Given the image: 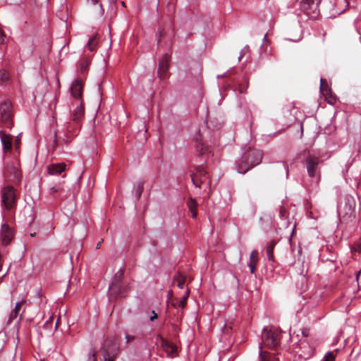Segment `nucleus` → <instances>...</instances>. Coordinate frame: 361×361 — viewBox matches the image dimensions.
I'll return each mask as SVG.
<instances>
[{"instance_id": "20e7f679", "label": "nucleus", "mask_w": 361, "mask_h": 361, "mask_svg": "<svg viewBox=\"0 0 361 361\" xmlns=\"http://www.w3.org/2000/svg\"><path fill=\"white\" fill-rule=\"evenodd\" d=\"M0 122L1 125L7 128H11L13 126V105L6 99L0 104Z\"/></svg>"}, {"instance_id": "c756f323", "label": "nucleus", "mask_w": 361, "mask_h": 361, "mask_svg": "<svg viewBox=\"0 0 361 361\" xmlns=\"http://www.w3.org/2000/svg\"><path fill=\"white\" fill-rule=\"evenodd\" d=\"M9 81V74L4 70L0 71V85H6Z\"/></svg>"}, {"instance_id": "a18cd8bd", "label": "nucleus", "mask_w": 361, "mask_h": 361, "mask_svg": "<svg viewBox=\"0 0 361 361\" xmlns=\"http://www.w3.org/2000/svg\"><path fill=\"white\" fill-rule=\"evenodd\" d=\"M172 295H173L172 290H170L168 292L169 299H171V297H172Z\"/></svg>"}, {"instance_id": "7c9ffc66", "label": "nucleus", "mask_w": 361, "mask_h": 361, "mask_svg": "<svg viewBox=\"0 0 361 361\" xmlns=\"http://www.w3.org/2000/svg\"><path fill=\"white\" fill-rule=\"evenodd\" d=\"M247 87H248V80L247 78H244V83L238 84V90L241 94L245 93L247 89Z\"/></svg>"}, {"instance_id": "2eb2a0df", "label": "nucleus", "mask_w": 361, "mask_h": 361, "mask_svg": "<svg viewBox=\"0 0 361 361\" xmlns=\"http://www.w3.org/2000/svg\"><path fill=\"white\" fill-rule=\"evenodd\" d=\"M0 137L3 145L4 153L11 152L12 147V137L6 134L3 130H0Z\"/></svg>"}, {"instance_id": "8fccbe9b", "label": "nucleus", "mask_w": 361, "mask_h": 361, "mask_svg": "<svg viewBox=\"0 0 361 361\" xmlns=\"http://www.w3.org/2000/svg\"><path fill=\"white\" fill-rule=\"evenodd\" d=\"M253 158H254V157H253V156L250 157V161L251 159H253Z\"/></svg>"}, {"instance_id": "2f4dec72", "label": "nucleus", "mask_w": 361, "mask_h": 361, "mask_svg": "<svg viewBox=\"0 0 361 361\" xmlns=\"http://www.w3.org/2000/svg\"><path fill=\"white\" fill-rule=\"evenodd\" d=\"M302 4L303 9L307 10L314 4V0H302Z\"/></svg>"}, {"instance_id": "f8f14e48", "label": "nucleus", "mask_w": 361, "mask_h": 361, "mask_svg": "<svg viewBox=\"0 0 361 361\" xmlns=\"http://www.w3.org/2000/svg\"><path fill=\"white\" fill-rule=\"evenodd\" d=\"M161 346L167 355L171 357H175L177 352V347L164 338H161Z\"/></svg>"}, {"instance_id": "473e14b6", "label": "nucleus", "mask_w": 361, "mask_h": 361, "mask_svg": "<svg viewBox=\"0 0 361 361\" xmlns=\"http://www.w3.org/2000/svg\"><path fill=\"white\" fill-rule=\"evenodd\" d=\"M144 189V183L142 182H139L137 185L136 188V197L137 199H140Z\"/></svg>"}, {"instance_id": "3c124183", "label": "nucleus", "mask_w": 361, "mask_h": 361, "mask_svg": "<svg viewBox=\"0 0 361 361\" xmlns=\"http://www.w3.org/2000/svg\"><path fill=\"white\" fill-rule=\"evenodd\" d=\"M58 324H59V322L57 321L56 323V326H58Z\"/></svg>"}, {"instance_id": "4468645a", "label": "nucleus", "mask_w": 361, "mask_h": 361, "mask_svg": "<svg viewBox=\"0 0 361 361\" xmlns=\"http://www.w3.org/2000/svg\"><path fill=\"white\" fill-rule=\"evenodd\" d=\"M13 233L11 228L7 224H3L1 231V237L2 243L8 245L12 240Z\"/></svg>"}, {"instance_id": "ea45409f", "label": "nucleus", "mask_w": 361, "mask_h": 361, "mask_svg": "<svg viewBox=\"0 0 361 361\" xmlns=\"http://www.w3.org/2000/svg\"><path fill=\"white\" fill-rule=\"evenodd\" d=\"M20 145V140L18 137H17L15 140V147L16 149L18 150Z\"/></svg>"}, {"instance_id": "393cba45", "label": "nucleus", "mask_w": 361, "mask_h": 361, "mask_svg": "<svg viewBox=\"0 0 361 361\" xmlns=\"http://www.w3.org/2000/svg\"><path fill=\"white\" fill-rule=\"evenodd\" d=\"M98 42H99V39H98L97 35H95L92 36V37H90V39L88 40V42L87 44L88 49L90 51H95L97 46L98 44Z\"/></svg>"}, {"instance_id": "de8ad7c7", "label": "nucleus", "mask_w": 361, "mask_h": 361, "mask_svg": "<svg viewBox=\"0 0 361 361\" xmlns=\"http://www.w3.org/2000/svg\"><path fill=\"white\" fill-rule=\"evenodd\" d=\"M164 35L163 31L159 32V37H162Z\"/></svg>"}, {"instance_id": "a19ab883", "label": "nucleus", "mask_w": 361, "mask_h": 361, "mask_svg": "<svg viewBox=\"0 0 361 361\" xmlns=\"http://www.w3.org/2000/svg\"><path fill=\"white\" fill-rule=\"evenodd\" d=\"M61 190L60 187L59 186H54V187H52L51 188V191L54 193V192H59Z\"/></svg>"}, {"instance_id": "7ed1b4c3", "label": "nucleus", "mask_w": 361, "mask_h": 361, "mask_svg": "<svg viewBox=\"0 0 361 361\" xmlns=\"http://www.w3.org/2000/svg\"><path fill=\"white\" fill-rule=\"evenodd\" d=\"M262 340L264 345L269 348H275L281 340V331L272 327H266L264 329Z\"/></svg>"}, {"instance_id": "b1692460", "label": "nucleus", "mask_w": 361, "mask_h": 361, "mask_svg": "<svg viewBox=\"0 0 361 361\" xmlns=\"http://www.w3.org/2000/svg\"><path fill=\"white\" fill-rule=\"evenodd\" d=\"M23 302H24V301H21V302L16 303L14 310L12 311V312L11 313V314L9 316L8 323L11 324L15 319L17 318L18 313L21 309V306Z\"/></svg>"}, {"instance_id": "4c0bfd02", "label": "nucleus", "mask_w": 361, "mask_h": 361, "mask_svg": "<svg viewBox=\"0 0 361 361\" xmlns=\"http://www.w3.org/2000/svg\"><path fill=\"white\" fill-rule=\"evenodd\" d=\"M157 317H158L157 314L153 310L152 312V316L150 317L149 319H150L151 322H153V321H154L155 319H157Z\"/></svg>"}, {"instance_id": "ddd939ff", "label": "nucleus", "mask_w": 361, "mask_h": 361, "mask_svg": "<svg viewBox=\"0 0 361 361\" xmlns=\"http://www.w3.org/2000/svg\"><path fill=\"white\" fill-rule=\"evenodd\" d=\"M299 352H300V356L305 360L314 354V349L306 341H301L299 344Z\"/></svg>"}, {"instance_id": "cd10ccee", "label": "nucleus", "mask_w": 361, "mask_h": 361, "mask_svg": "<svg viewBox=\"0 0 361 361\" xmlns=\"http://www.w3.org/2000/svg\"><path fill=\"white\" fill-rule=\"evenodd\" d=\"M196 149L201 154H204L209 152V147L201 141H197Z\"/></svg>"}, {"instance_id": "f03ea898", "label": "nucleus", "mask_w": 361, "mask_h": 361, "mask_svg": "<svg viewBox=\"0 0 361 361\" xmlns=\"http://www.w3.org/2000/svg\"><path fill=\"white\" fill-rule=\"evenodd\" d=\"M123 274L124 271L122 269H120L116 273L109 290V298L111 300H115L118 298H123L126 296V286L123 281Z\"/></svg>"}, {"instance_id": "0eeeda50", "label": "nucleus", "mask_w": 361, "mask_h": 361, "mask_svg": "<svg viewBox=\"0 0 361 361\" xmlns=\"http://www.w3.org/2000/svg\"><path fill=\"white\" fill-rule=\"evenodd\" d=\"M355 201L352 196H347L344 202H341L339 207V216L344 221H351L355 218Z\"/></svg>"}, {"instance_id": "49530a36", "label": "nucleus", "mask_w": 361, "mask_h": 361, "mask_svg": "<svg viewBox=\"0 0 361 361\" xmlns=\"http://www.w3.org/2000/svg\"><path fill=\"white\" fill-rule=\"evenodd\" d=\"M102 242H103V239L97 244V247H96L97 249L99 248Z\"/></svg>"}, {"instance_id": "4be33fe9", "label": "nucleus", "mask_w": 361, "mask_h": 361, "mask_svg": "<svg viewBox=\"0 0 361 361\" xmlns=\"http://www.w3.org/2000/svg\"><path fill=\"white\" fill-rule=\"evenodd\" d=\"M259 361H279V358L275 355L267 353L266 351H260Z\"/></svg>"}, {"instance_id": "9b49d317", "label": "nucleus", "mask_w": 361, "mask_h": 361, "mask_svg": "<svg viewBox=\"0 0 361 361\" xmlns=\"http://www.w3.org/2000/svg\"><path fill=\"white\" fill-rule=\"evenodd\" d=\"M169 58L168 54H164L159 63L157 75L161 80L166 78L168 75Z\"/></svg>"}, {"instance_id": "412c9836", "label": "nucleus", "mask_w": 361, "mask_h": 361, "mask_svg": "<svg viewBox=\"0 0 361 361\" xmlns=\"http://www.w3.org/2000/svg\"><path fill=\"white\" fill-rule=\"evenodd\" d=\"M75 129L71 123L68 122L66 124V128H65V131H64V133H65V138H64V141L66 142H68L71 139V137L73 136V134L75 133Z\"/></svg>"}, {"instance_id": "72a5a7b5", "label": "nucleus", "mask_w": 361, "mask_h": 361, "mask_svg": "<svg viewBox=\"0 0 361 361\" xmlns=\"http://www.w3.org/2000/svg\"><path fill=\"white\" fill-rule=\"evenodd\" d=\"M96 351L94 349H91L89 353L87 361H97Z\"/></svg>"}, {"instance_id": "a211bd4d", "label": "nucleus", "mask_w": 361, "mask_h": 361, "mask_svg": "<svg viewBox=\"0 0 361 361\" xmlns=\"http://www.w3.org/2000/svg\"><path fill=\"white\" fill-rule=\"evenodd\" d=\"M66 169V166L64 164H50L47 171L49 174L54 176V175H60L62 172L65 171Z\"/></svg>"}, {"instance_id": "1a4fd4ad", "label": "nucleus", "mask_w": 361, "mask_h": 361, "mask_svg": "<svg viewBox=\"0 0 361 361\" xmlns=\"http://www.w3.org/2000/svg\"><path fill=\"white\" fill-rule=\"evenodd\" d=\"M190 176L192 183L197 188L209 179L208 173L202 165L194 166L193 170L190 171Z\"/></svg>"}, {"instance_id": "6ab92c4d", "label": "nucleus", "mask_w": 361, "mask_h": 361, "mask_svg": "<svg viewBox=\"0 0 361 361\" xmlns=\"http://www.w3.org/2000/svg\"><path fill=\"white\" fill-rule=\"evenodd\" d=\"M258 262V252L253 250L250 253L249 267L252 274L255 273L256 269V265Z\"/></svg>"}, {"instance_id": "dca6fc26", "label": "nucleus", "mask_w": 361, "mask_h": 361, "mask_svg": "<svg viewBox=\"0 0 361 361\" xmlns=\"http://www.w3.org/2000/svg\"><path fill=\"white\" fill-rule=\"evenodd\" d=\"M85 114V108L82 102H80L78 104H77L76 108L74 109L73 113V121L75 122L76 125L79 123L80 120L83 118Z\"/></svg>"}, {"instance_id": "58836bf2", "label": "nucleus", "mask_w": 361, "mask_h": 361, "mask_svg": "<svg viewBox=\"0 0 361 361\" xmlns=\"http://www.w3.org/2000/svg\"><path fill=\"white\" fill-rule=\"evenodd\" d=\"M126 342H127V343H130V342L133 341V340H135V336H134L127 335V336H126Z\"/></svg>"}, {"instance_id": "f257e3e1", "label": "nucleus", "mask_w": 361, "mask_h": 361, "mask_svg": "<svg viewBox=\"0 0 361 361\" xmlns=\"http://www.w3.org/2000/svg\"><path fill=\"white\" fill-rule=\"evenodd\" d=\"M262 157L263 153L262 150L249 147L244 153L242 160L238 166V171L240 173H245L250 169L259 164Z\"/></svg>"}, {"instance_id": "09e8293b", "label": "nucleus", "mask_w": 361, "mask_h": 361, "mask_svg": "<svg viewBox=\"0 0 361 361\" xmlns=\"http://www.w3.org/2000/svg\"><path fill=\"white\" fill-rule=\"evenodd\" d=\"M30 235H31L32 237H34V236H35V235H36V233H31V234H30Z\"/></svg>"}, {"instance_id": "bb28decb", "label": "nucleus", "mask_w": 361, "mask_h": 361, "mask_svg": "<svg viewBox=\"0 0 361 361\" xmlns=\"http://www.w3.org/2000/svg\"><path fill=\"white\" fill-rule=\"evenodd\" d=\"M174 281L177 282V286L180 288H183V285L185 282L186 277L183 275L181 273L178 272L176 275L174 276Z\"/></svg>"}, {"instance_id": "5fc2aeb1", "label": "nucleus", "mask_w": 361, "mask_h": 361, "mask_svg": "<svg viewBox=\"0 0 361 361\" xmlns=\"http://www.w3.org/2000/svg\"><path fill=\"white\" fill-rule=\"evenodd\" d=\"M40 361H45L44 360H41Z\"/></svg>"}, {"instance_id": "aec40b11", "label": "nucleus", "mask_w": 361, "mask_h": 361, "mask_svg": "<svg viewBox=\"0 0 361 361\" xmlns=\"http://www.w3.org/2000/svg\"><path fill=\"white\" fill-rule=\"evenodd\" d=\"M276 245V242L272 240L267 246L266 254L269 261L274 262V249Z\"/></svg>"}, {"instance_id": "a878e982", "label": "nucleus", "mask_w": 361, "mask_h": 361, "mask_svg": "<svg viewBox=\"0 0 361 361\" xmlns=\"http://www.w3.org/2000/svg\"><path fill=\"white\" fill-rule=\"evenodd\" d=\"M189 294H190V290L188 289L185 292V294L182 298V299L180 300H177L176 302L173 301L172 305H173L174 307H176L178 305V307H180L182 308L185 307L187 304V299L189 296Z\"/></svg>"}, {"instance_id": "c85d7f7f", "label": "nucleus", "mask_w": 361, "mask_h": 361, "mask_svg": "<svg viewBox=\"0 0 361 361\" xmlns=\"http://www.w3.org/2000/svg\"><path fill=\"white\" fill-rule=\"evenodd\" d=\"M90 61L88 58H84L80 61V71L81 73H85L88 68Z\"/></svg>"}, {"instance_id": "6e6552de", "label": "nucleus", "mask_w": 361, "mask_h": 361, "mask_svg": "<svg viewBox=\"0 0 361 361\" xmlns=\"http://www.w3.org/2000/svg\"><path fill=\"white\" fill-rule=\"evenodd\" d=\"M21 171L19 169V164L17 161L6 165L4 178L6 181L19 183L21 180Z\"/></svg>"}, {"instance_id": "864d4df0", "label": "nucleus", "mask_w": 361, "mask_h": 361, "mask_svg": "<svg viewBox=\"0 0 361 361\" xmlns=\"http://www.w3.org/2000/svg\"><path fill=\"white\" fill-rule=\"evenodd\" d=\"M359 152H361V149H359Z\"/></svg>"}, {"instance_id": "c9c22d12", "label": "nucleus", "mask_w": 361, "mask_h": 361, "mask_svg": "<svg viewBox=\"0 0 361 361\" xmlns=\"http://www.w3.org/2000/svg\"><path fill=\"white\" fill-rule=\"evenodd\" d=\"M352 253L355 255L356 253L361 254V244H357L352 247Z\"/></svg>"}, {"instance_id": "f3484780", "label": "nucleus", "mask_w": 361, "mask_h": 361, "mask_svg": "<svg viewBox=\"0 0 361 361\" xmlns=\"http://www.w3.org/2000/svg\"><path fill=\"white\" fill-rule=\"evenodd\" d=\"M72 96L75 99H79L82 94V83L80 80H75L71 87Z\"/></svg>"}, {"instance_id": "9d476101", "label": "nucleus", "mask_w": 361, "mask_h": 361, "mask_svg": "<svg viewBox=\"0 0 361 361\" xmlns=\"http://www.w3.org/2000/svg\"><path fill=\"white\" fill-rule=\"evenodd\" d=\"M320 91L329 104H333L336 102V97L329 87L326 79L321 78L320 80Z\"/></svg>"}, {"instance_id": "c03bdc74", "label": "nucleus", "mask_w": 361, "mask_h": 361, "mask_svg": "<svg viewBox=\"0 0 361 361\" xmlns=\"http://www.w3.org/2000/svg\"><path fill=\"white\" fill-rule=\"evenodd\" d=\"M302 335L305 337H307L309 336L310 334H309V330L308 329H303L302 330Z\"/></svg>"}, {"instance_id": "39448f33", "label": "nucleus", "mask_w": 361, "mask_h": 361, "mask_svg": "<svg viewBox=\"0 0 361 361\" xmlns=\"http://www.w3.org/2000/svg\"><path fill=\"white\" fill-rule=\"evenodd\" d=\"M1 205L6 210H11L16 207V190L12 185L5 186L1 190Z\"/></svg>"}, {"instance_id": "5701e85b", "label": "nucleus", "mask_w": 361, "mask_h": 361, "mask_svg": "<svg viewBox=\"0 0 361 361\" xmlns=\"http://www.w3.org/2000/svg\"><path fill=\"white\" fill-rule=\"evenodd\" d=\"M187 205L189 208V210L191 213L192 218L195 219L197 216V202L192 198H189L187 201Z\"/></svg>"}, {"instance_id": "37998d69", "label": "nucleus", "mask_w": 361, "mask_h": 361, "mask_svg": "<svg viewBox=\"0 0 361 361\" xmlns=\"http://www.w3.org/2000/svg\"><path fill=\"white\" fill-rule=\"evenodd\" d=\"M57 145V132H54V147Z\"/></svg>"}, {"instance_id": "603ef678", "label": "nucleus", "mask_w": 361, "mask_h": 361, "mask_svg": "<svg viewBox=\"0 0 361 361\" xmlns=\"http://www.w3.org/2000/svg\"><path fill=\"white\" fill-rule=\"evenodd\" d=\"M122 6H125V3L123 1L122 2Z\"/></svg>"}, {"instance_id": "79ce46f5", "label": "nucleus", "mask_w": 361, "mask_h": 361, "mask_svg": "<svg viewBox=\"0 0 361 361\" xmlns=\"http://www.w3.org/2000/svg\"><path fill=\"white\" fill-rule=\"evenodd\" d=\"M356 279H357L358 283L360 284L361 283V269L357 274Z\"/></svg>"}, {"instance_id": "e433bc0d", "label": "nucleus", "mask_w": 361, "mask_h": 361, "mask_svg": "<svg viewBox=\"0 0 361 361\" xmlns=\"http://www.w3.org/2000/svg\"><path fill=\"white\" fill-rule=\"evenodd\" d=\"M279 213H280V215L281 216H286L287 213H288V212H287L286 209L283 206H281V208H280Z\"/></svg>"}, {"instance_id": "423d86ee", "label": "nucleus", "mask_w": 361, "mask_h": 361, "mask_svg": "<svg viewBox=\"0 0 361 361\" xmlns=\"http://www.w3.org/2000/svg\"><path fill=\"white\" fill-rule=\"evenodd\" d=\"M302 155L305 157V165L309 176L311 178L319 176V157L312 154L309 150H304Z\"/></svg>"}, {"instance_id": "f704fd0d", "label": "nucleus", "mask_w": 361, "mask_h": 361, "mask_svg": "<svg viewBox=\"0 0 361 361\" xmlns=\"http://www.w3.org/2000/svg\"><path fill=\"white\" fill-rule=\"evenodd\" d=\"M335 355L332 352H329L324 357L323 361H334Z\"/></svg>"}]
</instances>
